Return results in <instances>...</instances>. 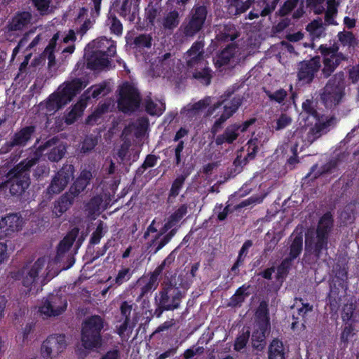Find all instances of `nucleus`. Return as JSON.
<instances>
[{
	"label": "nucleus",
	"mask_w": 359,
	"mask_h": 359,
	"mask_svg": "<svg viewBox=\"0 0 359 359\" xmlns=\"http://www.w3.org/2000/svg\"><path fill=\"white\" fill-rule=\"evenodd\" d=\"M108 25H110L111 32L116 35H121L123 31V25L120 20L111 15L108 18Z\"/></svg>",
	"instance_id": "obj_62"
},
{
	"label": "nucleus",
	"mask_w": 359,
	"mask_h": 359,
	"mask_svg": "<svg viewBox=\"0 0 359 359\" xmlns=\"http://www.w3.org/2000/svg\"><path fill=\"white\" fill-rule=\"evenodd\" d=\"M250 8H252V0H247L244 2L238 1L236 3H229L227 10L230 15L237 16L245 13Z\"/></svg>",
	"instance_id": "obj_45"
},
{
	"label": "nucleus",
	"mask_w": 359,
	"mask_h": 359,
	"mask_svg": "<svg viewBox=\"0 0 359 359\" xmlns=\"http://www.w3.org/2000/svg\"><path fill=\"white\" fill-rule=\"evenodd\" d=\"M32 14L29 12H22L15 15L9 24V29L11 31L22 30L31 22Z\"/></svg>",
	"instance_id": "obj_38"
},
{
	"label": "nucleus",
	"mask_w": 359,
	"mask_h": 359,
	"mask_svg": "<svg viewBox=\"0 0 359 359\" xmlns=\"http://www.w3.org/2000/svg\"><path fill=\"white\" fill-rule=\"evenodd\" d=\"M39 149L41 151L48 150L46 156L48 159L52 162H58L63 158L66 152L65 145L57 137H53L40 145Z\"/></svg>",
	"instance_id": "obj_20"
},
{
	"label": "nucleus",
	"mask_w": 359,
	"mask_h": 359,
	"mask_svg": "<svg viewBox=\"0 0 359 359\" xmlns=\"http://www.w3.org/2000/svg\"><path fill=\"white\" fill-rule=\"evenodd\" d=\"M210 97H206L193 104L187 105L184 108L182 113L188 118H193L198 116L203 110L207 108L210 104Z\"/></svg>",
	"instance_id": "obj_35"
},
{
	"label": "nucleus",
	"mask_w": 359,
	"mask_h": 359,
	"mask_svg": "<svg viewBox=\"0 0 359 359\" xmlns=\"http://www.w3.org/2000/svg\"><path fill=\"white\" fill-rule=\"evenodd\" d=\"M337 165H338V159H337V158L331 159L327 163L323 165L320 168V170L316 174H315V175L313 177L314 179H316L321 175L332 172L337 168Z\"/></svg>",
	"instance_id": "obj_59"
},
{
	"label": "nucleus",
	"mask_w": 359,
	"mask_h": 359,
	"mask_svg": "<svg viewBox=\"0 0 359 359\" xmlns=\"http://www.w3.org/2000/svg\"><path fill=\"white\" fill-rule=\"evenodd\" d=\"M319 50L323 55V68L321 71L324 79L329 78L341 62L348 60L346 55L339 52V47L336 45L330 47L320 46Z\"/></svg>",
	"instance_id": "obj_11"
},
{
	"label": "nucleus",
	"mask_w": 359,
	"mask_h": 359,
	"mask_svg": "<svg viewBox=\"0 0 359 359\" xmlns=\"http://www.w3.org/2000/svg\"><path fill=\"white\" fill-rule=\"evenodd\" d=\"M22 219L17 214H11L0 220V238L12 236L22 229Z\"/></svg>",
	"instance_id": "obj_22"
},
{
	"label": "nucleus",
	"mask_w": 359,
	"mask_h": 359,
	"mask_svg": "<svg viewBox=\"0 0 359 359\" xmlns=\"http://www.w3.org/2000/svg\"><path fill=\"white\" fill-rule=\"evenodd\" d=\"M208 4V1L198 0L193 6L189 14L173 35L176 44H182L193 39L203 29L208 16L205 4Z\"/></svg>",
	"instance_id": "obj_2"
},
{
	"label": "nucleus",
	"mask_w": 359,
	"mask_h": 359,
	"mask_svg": "<svg viewBox=\"0 0 359 359\" xmlns=\"http://www.w3.org/2000/svg\"><path fill=\"white\" fill-rule=\"evenodd\" d=\"M106 325L104 319L98 315L91 316L83 321L81 341L85 348L93 349L102 345L101 332Z\"/></svg>",
	"instance_id": "obj_9"
},
{
	"label": "nucleus",
	"mask_w": 359,
	"mask_h": 359,
	"mask_svg": "<svg viewBox=\"0 0 359 359\" xmlns=\"http://www.w3.org/2000/svg\"><path fill=\"white\" fill-rule=\"evenodd\" d=\"M187 213V205L183 204L168 217V221L175 226Z\"/></svg>",
	"instance_id": "obj_55"
},
{
	"label": "nucleus",
	"mask_w": 359,
	"mask_h": 359,
	"mask_svg": "<svg viewBox=\"0 0 359 359\" xmlns=\"http://www.w3.org/2000/svg\"><path fill=\"white\" fill-rule=\"evenodd\" d=\"M238 123H236L228 126L222 134L215 137L216 145L221 146L224 143L232 144L240 135Z\"/></svg>",
	"instance_id": "obj_29"
},
{
	"label": "nucleus",
	"mask_w": 359,
	"mask_h": 359,
	"mask_svg": "<svg viewBox=\"0 0 359 359\" xmlns=\"http://www.w3.org/2000/svg\"><path fill=\"white\" fill-rule=\"evenodd\" d=\"M48 257L38 258L34 263H28L27 267L33 276L41 284H46L48 281L56 276V272L48 264Z\"/></svg>",
	"instance_id": "obj_14"
},
{
	"label": "nucleus",
	"mask_w": 359,
	"mask_h": 359,
	"mask_svg": "<svg viewBox=\"0 0 359 359\" xmlns=\"http://www.w3.org/2000/svg\"><path fill=\"white\" fill-rule=\"evenodd\" d=\"M292 243L289 256L291 259H296L302 250L303 235L302 233H292L290 236Z\"/></svg>",
	"instance_id": "obj_44"
},
{
	"label": "nucleus",
	"mask_w": 359,
	"mask_h": 359,
	"mask_svg": "<svg viewBox=\"0 0 359 359\" xmlns=\"http://www.w3.org/2000/svg\"><path fill=\"white\" fill-rule=\"evenodd\" d=\"M159 276L154 271L141 276L136 281L135 287L139 288L140 293L137 297V301L141 300L149 293L154 291L158 286Z\"/></svg>",
	"instance_id": "obj_23"
},
{
	"label": "nucleus",
	"mask_w": 359,
	"mask_h": 359,
	"mask_svg": "<svg viewBox=\"0 0 359 359\" xmlns=\"http://www.w3.org/2000/svg\"><path fill=\"white\" fill-rule=\"evenodd\" d=\"M86 107V101L81 99L66 115L65 123L68 125L72 124L78 117L81 116Z\"/></svg>",
	"instance_id": "obj_46"
},
{
	"label": "nucleus",
	"mask_w": 359,
	"mask_h": 359,
	"mask_svg": "<svg viewBox=\"0 0 359 359\" xmlns=\"http://www.w3.org/2000/svg\"><path fill=\"white\" fill-rule=\"evenodd\" d=\"M152 37L149 34H140L134 39V45L138 48H149L151 46Z\"/></svg>",
	"instance_id": "obj_56"
},
{
	"label": "nucleus",
	"mask_w": 359,
	"mask_h": 359,
	"mask_svg": "<svg viewBox=\"0 0 359 359\" xmlns=\"http://www.w3.org/2000/svg\"><path fill=\"white\" fill-rule=\"evenodd\" d=\"M255 327H260L262 330L270 329L268 305L266 302H260L256 313Z\"/></svg>",
	"instance_id": "obj_31"
},
{
	"label": "nucleus",
	"mask_w": 359,
	"mask_h": 359,
	"mask_svg": "<svg viewBox=\"0 0 359 359\" xmlns=\"http://www.w3.org/2000/svg\"><path fill=\"white\" fill-rule=\"evenodd\" d=\"M306 30L313 38H319L323 34L325 28L321 20H315L306 26Z\"/></svg>",
	"instance_id": "obj_53"
},
{
	"label": "nucleus",
	"mask_w": 359,
	"mask_h": 359,
	"mask_svg": "<svg viewBox=\"0 0 359 359\" xmlns=\"http://www.w3.org/2000/svg\"><path fill=\"white\" fill-rule=\"evenodd\" d=\"M327 8L325 11V21L327 25H335L334 20L337 14V5L334 0H328L327 2Z\"/></svg>",
	"instance_id": "obj_52"
},
{
	"label": "nucleus",
	"mask_w": 359,
	"mask_h": 359,
	"mask_svg": "<svg viewBox=\"0 0 359 359\" xmlns=\"http://www.w3.org/2000/svg\"><path fill=\"white\" fill-rule=\"evenodd\" d=\"M41 155L35 153L33 156L29 157L16 165L7 174V180L4 181L1 188L8 187L12 196H20L25 192L30 185L29 170L39 161Z\"/></svg>",
	"instance_id": "obj_3"
},
{
	"label": "nucleus",
	"mask_w": 359,
	"mask_h": 359,
	"mask_svg": "<svg viewBox=\"0 0 359 359\" xmlns=\"http://www.w3.org/2000/svg\"><path fill=\"white\" fill-rule=\"evenodd\" d=\"M108 92L109 90L107 88V84L102 83L90 87L84 93L82 97H86L84 100L86 102V100L89 99L90 97L97 98L100 96L105 95Z\"/></svg>",
	"instance_id": "obj_49"
},
{
	"label": "nucleus",
	"mask_w": 359,
	"mask_h": 359,
	"mask_svg": "<svg viewBox=\"0 0 359 359\" xmlns=\"http://www.w3.org/2000/svg\"><path fill=\"white\" fill-rule=\"evenodd\" d=\"M149 126L148 118L146 117H141L136 120V121L126 126L122 133V136H127L133 130H135V135L137 137L143 136Z\"/></svg>",
	"instance_id": "obj_34"
},
{
	"label": "nucleus",
	"mask_w": 359,
	"mask_h": 359,
	"mask_svg": "<svg viewBox=\"0 0 359 359\" xmlns=\"http://www.w3.org/2000/svg\"><path fill=\"white\" fill-rule=\"evenodd\" d=\"M145 111L151 116H160L165 109V104L160 100H152L147 97L143 101Z\"/></svg>",
	"instance_id": "obj_36"
},
{
	"label": "nucleus",
	"mask_w": 359,
	"mask_h": 359,
	"mask_svg": "<svg viewBox=\"0 0 359 359\" xmlns=\"http://www.w3.org/2000/svg\"><path fill=\"white\" fill-rule=\"evenodd\" d=\"M269 332V329L262 330L260 327H255L252 335V344L254 349L261 351L266 344V337Z\"/></svg>",
	"instance_id": "obj_39"
},
{
	"label": "nucleus",
	"mask_w": 359,
	"mask_h": 359,
	"mask_svg": "<svg viewBox=\"0 0 359 359\" xmlns=\"http://www.w3.org/2000/svg\"><path fill=\"white\" fill-rule=\"evenodd\" d=\"M86 84L81 79H75L70 82L65 83V86H60L57 91L50 95L46 104V113L53 114L65 105L79 93Z\"/></svg>",
	"instance_id": "obj_8"
},
{
	"label": "nucleus",
	"mask_w": 359,
	"mask_h": 359,
	"mask_svg": "<svg viewBox=\"0 0 359 359\" xmlns=\"http://www.w3.org/2000/svg\"><path fill=\"white\" fill-rule=\"evenodd\" d=\"M263 90L270 100L276 101L278 103H281L287 96V92L283 89L278 90L275 93H271L265 88H264Z\"/></svg>",
	"instance_id": "obj_63"
},
{
	"label": "nucleus",
	"mask_w": 359,
	"mask_h": 359,
	"mask_svg": "<svg viewBox=\"0 0 359 359\" xmlns=\"http://www.w3.org/2000/svg\"><path fill=\"white\" fill-rule=\"evenodd\" d=\"M332 121V118L329 121L321 122L320 121H317L313 126L310 127L309 128L306 127H302L299 129H297L295 132V135H301L303 133L306 132V135L304 141L306 142V144H311L315 140L321 137L323 134L326 133L329 130V126Z\"/></svg>",
	"instance_id": "obj_21"
},
{
	"label": "nucleus",
	"mask_w": 359,
	"mask_h": 359,
	"mask_svg": "<svg viewBox=\"0 0 359 359\" xmlns=\"http://www.w3.org/2000/svg\"><path fill=\"white\" fill-rule=\"evenodd\" d=\"M177 232L176 229H172L167 234L163 236V237L158 238V236H155V237L149 243V248H154V253H157L160 250H161L167 243L170 242L172 238L175 236Z\"/></svg>",
	"instance_id": "obj_41"
},
{
	"label": "nucleus",
	"mask_w": 359,
	"mask_h": 359,
	"mask_svg": "<svg viewBox=\"0 0 359 359\" xmlns=\"http://www.w3.org/2000/svg\"><path fill=\"white\" fill-rule=\"evenodd\" d=\"M133 274L130 269L129 268H123L118 271L117 276L114 280L115 284L117 285H121L123 283L130 280Z\"/></svg>",
	"instance_id": "obj_60"
},
{
	"label": "nucleus",
	"mask_w": 359,
	"mask_h": 359,
	"mask_svg": "<svg viewBox=\"0 0 359 359\" xmlns=\"http://www.w3.org/2000/svg\"><path fill=\"white\" fill-rule=\"evenodd\" d=\"M86 187V182H83L76 179L74 184L70 187L68 193L75 198L85 190Z\"/></svg>",
	"instance_id": "obj_64"
},
{
	"label": "nucleus",
	"mask_w": 359,
	"mask_h": 359,
	"mask_svg": "<svg viewBox=\"0 0 359 359\" xmlns=\"http://www.w3.org/2000/svg\"><path fill=\"white\" fill-rule=\"evenodd\" d=\"M156 65H151L154 74L164 76H171L175 67V57L170 53H166L157 57L155 61Z\"/></svg>",
	"instance_id": "obj_25"
},
{
	"label": "nucleus",
	"mask_w": 359,
	"mask_h": 359,
	"mask_svg": "<svg viewBox=\"0 0 359 359\" xmlns=\"http://www.w3.org/2000/svg\"><path fill=\"white\" fill-rule=\"evenodd\" d=\"M187 176V174L181 175L173 181L169 191L168 198V201H170L172 198H175L177 196H178L180 191L182 189Z\"/></svg>",
	"instance_id": "obj_50"
},
{
	"label": "nucleus",
	"mask_w": 359,
	"mask_h": 359,
	"mask_svg": "<svg viewBox=\"0 0 359 359\" xmlns=\"http://www.w3.org/2000/svg\"><path fill=\"white\" fill-rule=\"evenodd\" d=\"M333 226V219L330 213H325L320 219L316 231L306 234L305 250L320 259L327 254L329 234Z\"/></svg>",
	"instance_id": "obj_4"
},
{
	"label": "nucleus",
	"mask_w": 359,
	"mask_h": 359,
	"mask_svg": "<svg viewBox=\"0 0 359 359\" xmlns=\"http://www.w3.org/2000/svg\"><path fill=\"white\" fill-rule=\"evenodd\" d=\"M67 347L64 334H53L43 342L41 354L43 358H52L57 356Z\"/></svg>",
	"instance_id": "obj_16"
},
{
	"label": "nucleus",
	"mask_w": 359,
	"mask_h": 359,
	"mask_svg": "<svg viewBox=\"0 0 359 359\" xmlns=\"http://www.w3.org/2000/svg\"><path fill=\"white\" fill-rule=\"evenodd\" d=\"M237 49L238 46L236 43H231L228 45L218 55L215 62V66L221 67L224 65H228L234 57L237 52Z\"/></svg>",
	"instance_id": "obj_37"
},
{
	"label": "nucleus",
	"mask_w": 359,
	"mask_h": 359,
	"mask_svg": "<svg viewBox=\"0 0 359 359\" xmlns=\"http://www.w3.org/2000/svg\"><path fill=\"white\" fill-rule=\"evenodd\" d=\"M250 337V330H248L246 332H243L241 334H239L234 343V349L237 351H241L243 348H244L248 342Z\"/></svg>",
	"instance_id": "obj_61"
},
{
	"label": "nucleus",
	"mask_w": 359,
	"mask_h": 359,
	"mask_svg": "<svg viewBox=\"0 0 359 359\" xmlns=\"http://www.w3.org/2000/svg\"><path fill=\"white\" fill-rule=\"evenodd\" d=\"M187 275L181 273L179 276H168L166 273L161 285V290L155 297V301H159L162 307L167 311L177 309L191 283Z\"/></svg>",
	"instance_id": "obj_1"
},
{
	"label": "nucleus",
	"mask_w": 359,
	"mask_h": 359,
	"mask_svg": "<svg viewBox=\"0 0 359 359\" xmlns=\"http://www.w3.org/2000/svg\"><path fill=\"white\" fill-rule=\"evenodd\" d=\"M280 0H252V10L245 17L253 20L269 16L276 9Z\"/></svg>",
	"instance_id": "obj_19"
},
{
	"label": "nucleus",
	"mask_w": 359,
	"mask_h": 359,
	"mask_svg": "<svg viewBox=\"0 0 359 359\" xmlns=\"http://www.w3.org/2000/svg\"><path fill=\"white\" fill-rule=\"evenodd\" d=\"M175 256L174 252H172L168 257L158 266L153 271L160 276L164 270H168L171 264L175 262Z\"/></svg>",
	"instance_id": "obj_57"
},
{
	"label": "nucleus",
	"mask_w": 359,
	"mask_h": 359,
	"mask_svg": "<svg viewBox=\"0 0 359 359\" xmlns=\"http://www.w3.org/2000/svg\"><path fill=\"white\" fill-rule=\"evenodd\" d=\"M320 67L321 61L319 56L299 62L297 72L298 79L306 83H310Z\"/></svg>",
	"instance_id": "obj_18"
},
{
	"label": "nucleus",
	"mask_w": 359,
	"mask_h": 359,
	"mask_svg": "<svg viewBox=\"0 0 359 359\" xmlns=\"http://www.w3.org/2000/svg\"><path fill=\"white\" fill-rule=\"evenodd\" d=\"M74 168L72 165H64L56 173L47 189L48 194H58L62 191L71 179L74 178Z\"/></svg>",
	"instance_id": "obj_13"
},
{
	"label": "nucleus",
	"mask_w": 359,
	"mask_h": 359,
	"mask_svg": "<svg viewBox=\"0 0 359 359\" xmlns=\"http://www.w3.org/2000/svg\"><path fill=\"white\" fill-rule=\"evenodd\" d=\"M146 17L149 22L153 25L158 16L160 15L162 9L161 4L158 3H150L146 8Z\"/></svg>",
	"instance_id": "obj_51"
},
{
	"label": "nucleus",
	"mask_w": 359,
	"mask_h": 359,
	"mask_svg": "<svg viewBox=\"0 0 359 359\" xmlns=\"http://www.w3.org/2000/svg\"><path fill=\"white\" fill-rule=\"evenodd\" d=\"M22 285L26 288V293H36L39 281L33 276L26 265L19 271Z\"/></svg>",
	"instance_id": "obj_32"
},
{
	"label": "nucleus",
	"mask_w": 359,
	"mask_h": 359,
	"mask_svg": "<svg viewBox=\"0 0 359 359\" xmlns=\"http://www.w3.org/2000/svg\"><path fill=\"white\" fill-rule=\"evenodd\" d=\"M67 306V298L57 292L43 298L39 311L43 318L56 317L61 315Z\"/></svg>",
	"instance_id": "obj_12"
},
{
	"label": "nucleus",
	"mask_w": 359,
	"mask_h": 359,
	"mask_svg": "<svg viewBox=\"0 0 359 359\" xmlns=\"http://www.w3.org/2000/svg\"><path fill=\"white\" fill-rule=\"evenodd\" d=\"M79 234V229L73 228L58 245L57 255L54 259L48 257V264L56 272V276L62 270L69 269L74 264V257L70 248Z\"/></svg>",
	"instance_id": "obj_7"
},
{
	"label": "nucleus",
	"mask_w": 359,
	"mask_h": 359,
	"mask_svg": "<svg viewBox=\"0 0 359 359\" xmlns=\"http://www.w3.org/2000/svg\"><path fill=\"white\" fill-rule=\"evenodd\" d=\"M74 198L68 192L62 194L58 200L55 201L53 210V215L60 217L63 213L70 208L74 201Z\"/></svg>",
	"instance_id": "obj_33"
},
{
	"label": "nucleus",
	"mask_w": 359,
	"mask_h": 359,
	"mask_svg": "<svg viewBox=\"0 0 359 359\" xmlns=\"http://www.w3.org/2000/svg\"><path fill=\"white\" fill-rule=\"evenodd\" d=\"M184 8H172L165 12L163 17L158 20L160 29L166 34H172L178 27L183 16Z\"/></svg>",
	"instance_id": "obj_17"
},
{
	"label": "nucleus",
	"mask_w": 359,
	"mask_h": 359,
	"mask_svg": "<svg viewBox=\"0 0 359 359\" xmlns=\"http://www.w3.org/2000/svg\"><path fill=\"white\" fill-rule=\"evenodd\" d=\"M201 65V68L197 67L192 72V78L203 85L208 86L210 83L212 79L211 69L205 63Z\"/></svg>",
	"instance_id": "obj_42"
},
{
	"label": "nucleus",
	"mask_w": 359,
	"mask_h": 359,
	"mask_svg": "<svg viewBox=\"0 0 359 359\" xmlns=\"http://www.w3.org/2000/svg\"><path fill=\"white\" fill-rule=\"evenodd\" d=\"M345 88L344 73L343 72L336 73L320 90L319 96L321 103L327 109H335L345 97Z\"/></svg>",
	"instance_id": "obj_6"
},
{
	"label": "nucleus",
	"mask_w": 359,
	"mask_h": 359,
	"mask_svg": "<svg viewBox=\"0 0 359 359\" xmlns=\"http://www.w3.org/2000/svg\"><path fill=\"white\" fill-rule=\"evenodd\" d=\"M269 359H285L284 347L282 341L273 339L269 347Z\"/></svg>",
	"instance_id": "obj_48"
},
{
	"label": "nucleus",
	"mask_w": 359,
	"mask_h": 359,
	"mask_svg": "<svg viewBox=\"0 0 359 359\" xmlns=\"http://www.w3.org/2000/svg\"><path fill=\"white\" fill-rule=\"evenodd\" d=\"M135 306V304L132 301H124L120 305L121 318L119 322L121 323L116 326V331L121 338L128 337L129 333L132 332L135 325V323L132 322L130 319Z\"/></svg>",
	"instance_id": "obj_15"
},
{
	"label": "nucleus",
	"mask_w": 359,
	"mask_h": 359,
	"mask_svg": "<svg viewBox=\"0 0 359 359\" xmlns=\"http://www.w3.org/2000/svg\"><path fill=\"white\" fill-rule=\"evenodd\" d=\"M58 39V34H56L50 39L49 44L43 53V56L48 60V67L51 69L56 64L54 51L56 47V41Z\"/></svg>",
	"instance_id": "obj_47"
},
{
	"label": "nucleus",
	"mask_w": 359,
	"mask_h": 359,
	"mask_svg": "<svg viewBox=\"0 0 359 359\" xmlns=\"http://www.w3.org/2000/svg\"><path fill=\"white\" fill-rule=\"evenodd\" d=\"M299 4V7L293 13V18H299L304 13L303 10V0H286L278 10V13L280 16H285L290 14Z\"/></svg>",
	"instance_id": "obj_30"
},
{
	"label": "nucleus",
	"mask_w": 359,
	"mask_h": 359,
	"mask_svg": "<svg viewBox=\"0 0 359 359\" xmlns=\"http://www.w3.org/2000/svg\"><path fill=\"white\" fill-rule=\"evenodd\" d=\"M109 107L110 103H104L98 106L94 112L88 116L86 121L87 123L93 125L102 114L109 111Z\"/></svg>",
	"instance_id": "obj_54"
},
{
	"label": "nucleus",
	"mask_w": 359,
	"mask_h": 359,
	"mask_svg": "<svg viewBox=\"0 0 359 359\" xmlns=\"http://www.w3.org/2000/svg\"><path fill=\"white\" fill-rule=\"evenodd\" d=\"M36 127L29 126L22 128L20 130L15 133L11 140L6 143V146L11 149L15 147H24L31 139L34 133Z\"/></svg>",
	"instance_id": "obj_27"
},
{
	"label": "nucleus",
	"mask_w": 359,
	"mask_h": 359,
	"mask_svg": "<svg viewBox=\"0 0 359 359\" xmlns=\"http://www.w3.org/2000/svg\"><path fill=\"white\" fill-rule=\"evenodd\" d=\"M204 42L202 41H195L191 47L184 53V59L189 68L198 67L203 65L204 62Z\"/></svg>",
	"instance_id": "obj_24"
},
{
	"label": "nucleus",
	"mask_w": 359,
	"mask_h": 359,
	"mask_svg": "<svg viewBox=\"0 0 359 359\" xmlns=\"http://www.w3.org/2000/svg\"><path fill=\"white\" fill-rule=\"evenodd\" d=\"M250 285H243L240 287L236 293L231 297L228 305L231 307L241 306L242 303L248 297L250 292L249 291Z\"/></svg>",
	"instance_id": "obj_43"
},
{
	"label": "nucleus",
	"mask_w": 359,
	"mask_h": 359,
	"mask_svg": "<svg viewBox=\"0 0 359 359\" xmlns=\"http://www.w3.org/2000/svg\"><path fill=\"white\" fill-rule=\"evenodd\" d=\"M86 55V65L88 69L93 70H102L110 65L107 54L102 51H93Z\"/></svg>",
	"instance_id": "obj_26"
},
{
	"label": "nucleus",
	"mask_w": 359,
	"mask_h": 359,
	"mask_svg": "<svg viewBox=\"0 0 359 359\" xmlns=\"http://www.w3.org/2000/svg\"><path fill=\"white\" fill-rule=\"evenodd\" d=\"M98 142V138L97 137H93L92 135L87 136L83 143L82 146L81 147V153L86 154L92 151L95 147L97 144Z\"/></svg>",
	"instance_id": "obj_58"
},
{
	"label": "nucleus",
	"mask_w": 359,
	"mask_h": 359,
	"mask_svg": "<svg viewBox=\"0 0 359 359\" xmlns=\"http://www.w3.org/2000/svg\"><path fill=\"white\" fill-rule=\"evenodd\" d=\"M216 39L220 42L233 41L240 36V32L233 24H221L216 27Z\"/></svg>",
	"instance_id": "obj_28"
},
{
	"label": "nucleus",
	"mask_w": 359,
	"mask_h": 359,
	"mask_svg": "<svg viewBox=\"0 0 359 359\" xmlns=\"http://www.w3.org/2000/svg\"><path fill=\"white\" fill-rule=\"evenodd\" d=\"M235 90V87L227 89L223 95H221L220 100L208 109V114L211 115L216 109L224 104L222 114L211 127L210 133L212 135H215L219 130L222 129L223 124L238 111V108L243 104L245 99L243 95L237 94L229 100L233 95Z\"/></svg>",
	"instance_id": "obj_5"
},
{
	"label": "nucleus",
	"mask_w": 359,
	"mask_h": 359,
	"mask_svg": "<svg viewBox=\"0 0 359 359\" xmlns=\"http://www.w3.org/2000/svg\"><path fill=\"white\" fill-rule=\"evenodd\" d=\"M142 99L139 90L133 84L123 83L119 88L117 107L126 114H131L140 107Z\"/></svg>",
	"instance_id": "obj_10"
},
{
	"label": "nucleus",
	"mask_w": 359,
	"mask_h": 359,
	"mask_svg": "<svg viewBox=\"0 0 359 359\" xmlns=\"http://www.w3.org/2000/svg\"><path fill=\"white\" fill-rule=\"evenodd\" d=\"M94 46L97 49L96 51H102L107 56L114 57L116 55V46L113 41L106 37H101L93 41Z\"/></svg>",
	"instance_id": "obj_40"
}]
</instances>
